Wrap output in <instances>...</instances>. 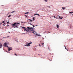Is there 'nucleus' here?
Instances as JSON below:
<instances>
[{
    "mask_svg": "<svg viewBox=\"0 0 73 73\" xmlns=\"http://www.w3.org/2000/svg\"><path fill=\"white\" fill-rule=\"evenodd\" d=\"M32 30H31L32 29ZM25 31H26L27 32H30V31L32 32V33H36L35 31H34V30L33 29V28L32 27H27V28H25Z\"/></svg>",
    "mask_w": 73,
    "mask_h": 73,
    "instance_id": "nucleus-1",
    "label": "nucleus"
},
{
    "mask_svg": "<svg viewBox=\"0 0 73 73\" xmlns=\"http://www.w3.org/2000/svg\"><path fill=\"white\" fill-rule=\"evenodd\" d=\"M20 24V23H14V24L12 25H13L11 26V27H12L13 28H18V26L17 25V24Z\"/></svg>",
    "mask_w": 73,
    "mask_h": 73,
    "instance_id": "nucleus-2",
    "label": "nucleus"
},
{
    "mask_svg": "<svg viewBox=\"0 0 73 73\" xmlns=\"http://www.w3.org/2000/svg\"><path fill=\"white\" fill-rule=\"evenodd\" d=\"M32 43V42L29 43L28 44L25 45L26 46H31L30 44H31Z\"/></svg>",
    "mask_w": 73,
    "mask_h": 73,
    "instance_id": "nucleus-3",
    "label": "nucleus"
},
{
    "mask_svg": "<svg viewBox=\"0 0 73 73\" xmlns=\"http://www.w3.org/2000/svg\"><path fill=\"white\" fill-rule=\"evenodd\" d=\"M8 48V50L9 51H10V50H12V47H10L9 48L8 47H7Z\"/></svg>",
    "mask_w": 73,
    "mask_h": 73,
    "instance_id": "nucleus-4",
    "label": "nucleus"
},
{
    "mask_svg": "<svg viewBox=\"0 0 73 73\" xmlns=\"http://www.w3.org/2000/svg\"><path fill=\"white\" fill-rule=\"evenodd\" d=\"M34 35H36V36H40V35L38 34H36L35 33H34Z\"/></svg>",
    "mask_w": 73,
    "mask_h": 73,
    "instance_id": "nucleus-5",
    "label": "nucleus"
},
{
    "mask_svg": "<svg viewBox=\"0 0 73 73\" xmlns=\"http://www.w3.org/2000/svg\"><path fill=\"white\" fill-rule=\"evenodd\" d=\"M4 44V45L5 46H7V47H8V46H7V44L6 42H5Z\"/></svg>",
    "mask_w": 73,
    "mask_h": 73,
    "instance_id": "nucleus-6",
    "label": "nucleus"
},
{
    "mask_svg": "<svg viewBox=\"0 0 73 73\" xmlns=\"http://www.w3.org/2000/svg\"><path fill=\"white\" fill-rule=\"evenodd\" d=\"M2 46H3V45L2 44H0V48H1Z\"/></svg>",
    "mask_w": 73,
    "mask_h": 73,
    "instance_id": "nucleus-7",
    "label": "nucleus"
},
{
    "mask_svg": "<svg viewBox=\"0 0 73 73\" xmlns=\"http://www.w3.org/2000/svg\"><path fill=\"white\" fill-rule=\"evenodd\" d=\"M56 26H57V28H58L59 27V25H56Z\"/></svg>",
    "mask_w": 73,
    "mask_h": 73,
    "instance_id": "nucleus-8",
    "label": "nucleus"
},
{
    "mask_svg": "<svg viewBox=\"0 0 73 73\" xmlns=\"http://www.w3.org/2000/svg\"><path fill=\"white\" fill-rule=\"evenodd\" d=\"M66 8H65V7H63L62 9H65Z\"/></svg>",
    "mask_w": 73,
    "mask_h": 73,
    "instance_id": "nucleus-9",
    "label": "nucleus"
},
{
    "mask_svg": "<svg viewBox=\"0 0 73 73\" xmlns=\"http://www.w3.org/2000/svg\"><path fill=\"white\" fill-rule=\"evenodd\" d=\"M58 16L59 17V18L60 19H62V18L60 17L59 16Z\"/></svg>",
    "mask_w": 73,
    "mask_h": 73,
    "instance_id": "nucleus-10",
    "label": "nucleus"
},
{
    "mask_svg": "<svg viewBox=\"0 0 73 73\" xmlns=\"http://www.w3.org/2000/svg\"><path fill=\"white\" fill-rule=\"evenodd\" d=\"M28 13V12H27L26 13H25V14H28V13Z\"/></svg>",
    "mask_w": 73,
    "mask_h": 73,
    "instance_id": "nucleus-11",
    "label": "nucleus"
},
{
    "mask_svg": "<svg viewBox=\"0 0 73 73\" xmlns=\"http://www.w3.org/2000/svg\"><path fill=\"white\" fill-rule=\"evenodd\" d=\"M33 20H35V18L33 17Z\"/></svg>",
    "mask_w": 73,
    "mask_h": 73,
    "instance_id": "nucleus-12",
    "label": "nucleus"
},
{
    "mask_svg": "<svg viewBox=\"0 0 73 73\" xmlns=\"http://www.w3.org/2000/svg\"><path fill=\"white\" fill-rule=\"evenodd\" d=\"M25 27H22V28H24V29H25V28H25Z\"/></svg>",
    "mask_w": 73,
    "mask_h": 73,
    "instance_id": "nucleus-13",
    "label": "nucleus"
},
{
    "mask_svg": "<svg viewBox=\"0 0 73 73\" xmlns=\"http://www.w3.org/2000/svg\"><path fill=\"white\" fill-rule=\"evenodd\" d=\"M15 11H13L12 12H11V13H13L14 12H15Z\"/></svg>",
    "mask_w": 73,
    "mask_h": 73,
    "instance_id": "nucleus-14",
    "label": "nucleus"
},
{
    "mask_svg": "<svg viewBox=\"0 0 73 73\" xmlns=\"http://www.w3.org/2000/svg\"><path fill=\"white\" fill-rule=\"evenodd\" d=\"M69 13H73V12H70Z\"/></svg>",
    "mask_w": 73,
    "mask_h": 73,
    "instance_id": "nucleus-15",
    "label": "nucleus"
},
{
    "mask_svg": "<svg viewBox=\"0 0 73 73\" xmlns=\"http://www.w3.org/2000/svg\"><path fill=\"white\" fill-rule=\"evenodd\" d=\"M36 15H37V14H34V16H36Z\"/></svg>",
    "mask_w": 73,
    "mask_h": 73,
    "instance_id": "nucleus-16",
    "label": "nucleus"
},
{
    "mask_svg": "<svg viewBox=\"0 0 73 73\" xmlns=\"http://www.w3.org/2000/svg\"><path fill=\"white\" fill-rule=\"evenodd\" d=\"M30 21H31V22H32V20L30 19Z\"/></svg>",
    "mask_w": 73,
    "mask_h": 73,
    "instance_id": "nucleus-17",
    "label": "nucleus"
},
{
    "mask_svg": "<svg viewBox=\"0 0 73 73\" xmlns=\"http://www.w3.org/2000/svg\"><path fill=\"white\" fill-rule=\"evenodd\" d=\"M37 15H38V16H40V15H39L38 14H37Z\"/></svg>",
    "mask_w": 73,
    "mask_h": 73,
    "instance_id": "nucleus-18",
    "label": "nucleus"
},
{
    "mask_svg": "<svg viewBox=\"0 0 73 73\" xmlns=\"http://www.w3.org/2000/svg\"><path fill=\"white\" fill-rule=\"evenodd\" d=\"M44 1H45L46 2H47V1H48L47 0H44Z\"/></svg>",
    "mask_w": 73,
    "mask_h": 73,
    "instance_id": "nucleus-19",
    "label": "nucleus"
},
{
    "mask_svg": "<svg viewBox=\"0 0 73 73\" xmlns=\"http://www.w3.org/2000/svg\"><path fill=\"white\" fill-rule=\"evenodd\" d=\"M7 24H9V22H7Z\"/></svg>",
    "mask_w": 73,
    "mask_h": 73,
    "instance_id": "nucleus-20",
    "label": "nucleus"
},
{
    "mask_svg": "<svg viewBox=\"0 0 73 73\" xmlns=\"http://www.w3.org/2000/svg\"><path fill=\"white\" fill-rule=\"evenodd\" d=\"M11 15H9V16H8V17H11Z\"/></svg>",
    "mask_w": 73,
    "mask_h": 73,
    "instance_id": "nucleus-21",
    "label": "nucleus"
},
{
    "mask_svg": "<svg viewBox=\"0 0 73 73\" xmlns=\"http://www.w3.org/2000/svg\"><path fill=\"white\" fill-rule=\"evenodd\" d=\"M5 23V22L4 21H3L2 22V23Z\"/></svg>",
    "mask_w": 73,
    "mask_h": 73,
    "instance_id": "nucleus-22",
    "label": "nucleus"
},
{
    "mask_svg": "<svg viewBox=\"0 0 73 73\" xmlns=\"http://www.w3.org/2000/svg\"><path fill=\"white\" fill-rule=\"evenodd\" d=\"M44 44V43H42V45H43Z\"/></svg>",
    "mask_w": 73,
    "mask_h": 73,
    "instance_id": "nucleus-23",
    "label": "nucleus"
},
{
    "mask_svg": "<svg viewBox=\"0 0 73 73\" xmlns=\"http://www.w3.org/2000/svg\"><path fill=\"white\" fill-rule=\"evenodd\" d=\"M9 37V36H7V37H5V38H6V37H7V38H8V37Z\"/></svg>",
    "mask_w": 73,
    "mask_h": 73,
    "instance_id": "nucleus-24",
    "label": "nucleus"
},
{
    "mask_svg": "<svg viewBox=\"0 0 73 73\" xmlns=\"http://www.w3.org/2000/svg\"><path fill=\"white\" fill-rule=\"evenodd\" d=\"M25 16L26 17H27V16L26 15H25Z\"/></svg>",
    "mask_w": 73,
    "mask_h": 73,
    "instance_id": "nucleus-25",
    "label": "nucleus"
},
{
    "mask_svg": "<svg viewBox=\"0 0 73 73\" xmlns=\"http://www.w3.org/2000/svg\"><path fill=\"white\" fill-rule=\"evenodd\" d=\"M33 27H35L36 26L33 25Z\"/></svg>",
    "mask_w": 73,
    "mask_h": 73,
    "instance_id": "nucleus-26",
    "label": "nucleus"
},
{
    "mask_svg": "<svg viewBox=\"0 0 73 73\" xmlns=\"http://www.w3.org/2000/svg\"><path fill=\"white\" fill-rule=\"evenodd\" d=\"M64 46L65 47V49H66V46Z\"/></svg>",
    "mask_w": 73,
    "mask_h": 73,
    "instance_id": "nucleus-27",
    "label": "nucleus"
},
{
    "mask_svg": "<svg viewBox=\"0 0 73 73\" xmlns=\"http://www.w3.org/2000/svg\"><path fill=\"white\" fill-rule=\"evenodd\" d=\"M24 34H25V33H23L22 34V35H24Z\"/></svg>",
    "mask_w": 73,
    "mask_h": 73,
    "instance_id": "nucleus-28",
    "label": "nucleus"
},
{
    "mask_svg": "<svg viewBox=\"0 0 73 73\" xmlns=\"http://www.w3.org/2000/svg\"><path fill=\"white\" fill-rule=\"evenodd\" d=\"M39 46H41V45L40 44H39Z\"/></svg>",
    "mask_w": 73,
    "mask_h": 73,
    "instance_id": "nucleus-29",
    "label": "nucleus"
},
{
    "mask_svg": "<svg viewBox=\"0 0 73 73\" xmlns=\"http://www.w3.org/2000/svg\"><path fill=\"white\" fill-rule=\"evenodd\" d=\"M15 55H16V56H17V55L16 54H15Z\"/></svg>",
    "mask_w": 73,
    "mask_h": 73,
    "instance_id": "nucleus-30",
    "label": "nucleus"
},
{
    "mask_svg": "<svg viewBox=\"0 0 73 73\" xmlns=\"http://www.w3.org/2000/svg\"><path fill=\"white\" fill-rule=\"evenodd\" d=\"M54 18H55V16H54Z\"/></svg>",
    "mask_w": 73,
    "mask_h": 73,
    "instance_id": "nucleus-31",
    "label": "nucleus"
},
{
    "mask_svg": "<svg viewBox=\"0 0 73 73\" xmlns=\"http://www.w3.org/2000/svg\"><path fill=\"white\" fill-rule=\"evenodd\" d=\"M3 25H4V26H5V25H4V24H3Z\"/></svg>",
    "mask_w": 73,
    "mask_h": 73,
    "instance_id": "nucleus-32",
    "label": "nucleus"
},
{
    "mask_svg": "<svg viewBox=\"0 0 73 73\" xmlns=\"http://www.w3.org/2000/svg\"><path fill=\"white\" fill-rule=\"evenodd\" d=\"M8 26H9V25H7V27H8Z\"/></svg>",
    "mask_w": 73,
    "mask_h": 73,
    "instance_id": "nucleus-33",
    "label": "nucleus"
},
{
    "mask_svg": "<svg viewBox=\"0 0 73 73\" xmlns=\"http://www.w3.org/2000/svg\"><path fill=\"white\" fill-rule=\"evenodd\" d=\"M49 8H50V6L49 7Z\"/></svg>",
    "mask_w": 73,
    "mask_h": 73,
    "instance_id": "nucleus-34",
    "label": "nucleus"
},
{
    "mask_svg": "<svg viewBox=\"0 0 73 73\" xmlns=\"http://www.w3.org/2000/svg\"><path fill=\"white\" fill-rule=\"evenodd\" d=\"M0 24H2V23H1Z\"/></svg>",
    "mask_w": 73,
    "mask_h": 73,
    "instance_id": "nucleus-35",
    "label": "nucleus"
},
{
    "mask_svg": "<svg viewBox=\"0 0 73 73\" xmlns=\"http://www.w3.org/2000/svg\"><path fill=\"white\" fill-rule=\"evenodd\" d=\"M17 42H18V41L17 40Z\"/></svg>",
    "mask_w": 73,
    "mask_h": 73,
    "instance_id": "nucleus-36",
    "label": "nucleus"
},
{
    "mask_svg": "<svg viewBox=\"0 0 73 73\" xmlns=\"http://www.w3.org/2000/svg\"><path fill=\"white\" fill-rule=\"evenodd\" d=\"M9 32V33H10V32Z\"/></svg>",
    "mask_w": 73,
    "mask_h": 73,
    "instance_id": "nucleus-37",
    "label": "nucleus"
},
{
    "mask_svg": "<svg viewBox=\"0 0 73 73\" xmlns=\"http://www.w3.org/2000/svg\"><path fill=\"white\" fill-rule=\"evenodd\" d=\"M31 25H32V24H31Z\"/></svg>",
    "mask_w": 73,
    "mask_h": 73,
    "instance_id": "nucleus-38",
    "label": "nucleus"
},
{
    "mask_svg": "<svg viewBox=\"0 0 73 73\" xmlns=\"http://www.w3.org/2000/svg\"><path fill=\"white\" fill-rule=\"evenodd\" d=\"M5 24V23H4Z\"/></svg>",
    "mask_w": 73,
    "mask_h": 73,
    "instance_id": "nucleus-39",
    "label": "nucleus"
},
{
    "mask_svg": "<svg viewBox=\"0 0 73 73\" xmlns=\"http://www.w3.org/2000/svg\"><path fill=\"white\" fill-rule=\"evenodd\" d=\"M57 19H58V18H57Z\"/></svg>",
    "mask_w": 73,
    "mask_h": 73,
    "instance_id": "nucleus-40",
    "label": "nucleus"
}]
</instances>
